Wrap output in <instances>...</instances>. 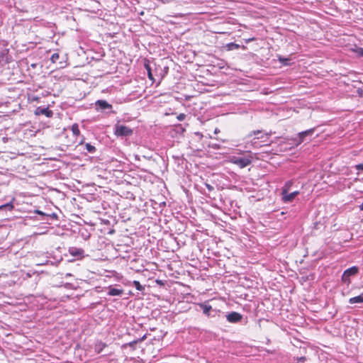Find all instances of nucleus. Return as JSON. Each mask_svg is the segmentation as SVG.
Masks as SVG:
<instances>
[{
	"instance_id": "nucleus-18",
	"label": "nucleus",
	"mask_w": 363,
	"mask_h": 363,
	"mask_svg": "<svg viewBox=\"0 0 363 363\" xmlns=\"http://www.w3.org/2000/svg\"><path fill=\"white\" fill-rule=\"evenodd\" d=\"M72 131L74 135H79L80 131H79V126L77 124L75 123L72 125Z\"/></svg>"
},
{
	"instance_id": "nucleus-29",
	"label": "nucleus",
	"mask_w": 363,
	"mask_h": 363,
	"mask_svg": "<svg viewBox=\"0 0 363 363\" xmlns=\"http://www.w3.org/2000/svg\"><path fill=\"white\" fill-rule=\"evenodd\" d=\"M36 212H37L38 214L45 216V214L44 213H43L42 211H37Z\"/></svg>"
},
{
	"instance_id": "nucleus-1",
	"label": "nucleus",
	"mask_w": 363,
	"mask_h": 363,
	"mask_svg": "<svg viewBox=\"0 0 363 363\" xmlns=\"http://www.w3.org/2000/svg\"><path fill=\"white\" fill-rule=\"evenodd\" d=\"M252 156L250 153L245 155L244 157L231 156L230 162L240 168H245L252 163Z\"/></svg>"
},
{
	"instance_id": "nucleus-22",
	"label": "nucleus",
	"mask_w": 363,
	"mask_h": 363,
	"mask_svg": "<svg viewBox=\"0 0 363 363\" xmlns=\"http://www.w3.org/2000/svg\"><path fill=\"white\" fill-rule=\"evenodd\" d=\"M356 52L359 56L363 57V48H358Z\"/></svg>"
},
{
	"instance_id": "nucleus-30",
	"label": "nucleus",
	"mask_w": 363,
	"mask_h": 363,
	"mask_svg": "<svg viewBox=\"0 0 363 363\" xmlns=\"http://www.w3.org/2000/svg\"><path fill=\"white\" fill-rule=\"evenodd\" d=\"M359 210H360V211H363V203H362V204H360V205H359Z\"/></svg>"
},
{
	"instance_id": "nucleus-14",
	"label": "nucleus",
	"mask_w": 363,
	"mask_h": 363,
	"mask_svg": "<svg viewBox=\"0 0 363 363\" xmlns=\"http://www.w3.org/2000/svg\"><path fill=\"white\" fill-rule=\"evenodd\" d=\"M144 66L145 69L147 70L148 78L151 80H154L153 75L152 73V69L149 64V62H145Z\"/></svg>"
},
{
	"instance_id": "nucleus-17",
	"label": "nucleus",
	"mask_w": 363,
	"mask_h": 363,
	"mask_svg": "<svg viewBox=\"0 0 363 363\" xmlns=\"http://www.w3.org/2000/svg\"><path fill=\"white\" fill-rule=\"evenodd\" d=\"M85 147H86V150L89 152V153H94L96 150V147L91 145L90 143H86L85 145Z\"/></svg>"
},
{
	"instance_id": "nucleus-4",
	"label": "nucleus",
	"mask_w": 363,
	"mask_h": 363,
	"mask_svg": "<svg viewBox=\"0 0 363 363\" xmlns=\"http://www.w3.org/2000/svg\"><path fill=\"white\" fill-rule=\"evenodd\" d=\"M358 272H359V268L355 266L346 269L342 275V282L349 285L351 282L350 277L356 275L358 273Z\"/></svg>"
},
{
	"instance_id": "nucleus-31",
	"label": "nucleus",
	"mask_w": 363,
	"mask_h": 363,
	"mask_svg": "<svg viewBox=\"0 0 363 363\" xmlns=\"http://www.w3.org/2000/svg\"><path fill=\"white\" fill-rule=\"evenodd\" d=\"M279 60H280V61H287V60H287V59H286V58H285V59H281V58H280Z\"/></svg>"
},
{
	"instance_id": "nucleus-7",
	"label": "nucleus",
	"mask_w": 363,
	"mask_h": 363,
	"mask_svg": "<svg viewBox=\"0 0 363 363\" xmlns=\"http://www.w3.org/2000/svg\"><path fill=\"white\" fill-rule=\"evenodd\" d=\"M97 111L111 110L113 106L105 100H97L95 103Z\"/></svg>"
},
{
	"instance_id": "nucleus-25",
	"label": "nucleus",
	"mask_w": 363,
	"mask_h": 363,
	"mask_svg": "<svg viewBox=\"0 0 363 363\" xmlns=\"http://www.w3.org/2000/svg\"><path fill=\"white\" fill-rule=\"evenodd\" d=\"M355 168L357 170H358L359 172H363V164H357L355 166Z\"/></svg>"
},
{
	"instance_id": "nucleus-16",
	"label": "nucleus",
	"mask_w": 363,
	"mask_h": 363,
	"mask_svg": "<svg viewBox=\"0 0 363 363\" xmlns=\"http://www.w3.org/2000/svg\"><path fill=\"white\" fill-rule=\"evenodd\" d=\"M240 45L236 44L235 43H229L226 45V48L228 50H238L240 48Z\"/></svg>"
},
{
	"instance_id": "nucleus-19",
	"label": "nucleus",
	"mask_w": 363,
	"mask_h": 363,
	"mask_svg": "<svg viewBox=\"0 0 363 363\" xmlns=\"http://www.w3.org/2000/svg\"><path fill=\"white\" fill-rule=\"evenodd\" d=\"M133 286L135 287V289L138 291H143L144 290V286L140 284V283L138 281H133Z\"/></svg>"
},
{
	"instance_id": "nucleus-6",
	"label": "nucleus",
	"mask_w": 363,
	"mask_h": 363,
	"mask_svg": "<svg viewBox=\"0 0 363 363\" xmlns=\"http://www.w3.org/2000/svg\"><path fill=\"white\" fill-rule=\"evenodd\" d=\"M226 319L232 323H237L242 320V315L235 311L230 312L226 315Z\"/></svg>"
},
{
	"instance_id": "nucleus-13",
	"label": "nucleus",
	"mask_w": 363,
	"mask_h": 363,
	"mask_svg": "<svg viewBox=\"0 0 363 363\" xmlns=\"http://www.w3.org/2000/svg\"><path fill=\"white\" fill-rule=\"evenodd\" d=\"M200 307L202 308L203 313L205 315H206L208 316L210 315V311L212 309L211 306L206 304V303H201V304H200Z\"/></svg>"
},
{
	"instance_id": "nucleus-2",
	"label": "nucleus",
	"mask_w": 363,
	"mask_h": 363,
	"mask_svg": "<svg viewBox=\"0 0 363 363\" xmlns=\"http://www.w3.org/2000/svg\"><path fill=\"white\" fill-rule=\"evenodd\" d=\"M114 134L117 137H130L133 134V130L128 126L116 123L114 126Z\"/></svg>"
},
{
	"instance_id": "nucleus-32",
	"label": "nucleus",
	"mask_w": 363,
	"mask_h": 363,
	"mask_svg": "<svg viewBox=\"0 0 363 363\" xmlns=\"http://www.w3.org/2000/svg\"><path fill=\"white\" fill-rule=\"evenodd\" d=\"M109 354H111V352L110 353H106L104 355H109Z\"/></svg>"
},
{
	"instance_id": "nucleus-15",
	"label": "nucleus",
	"mask_w": 363,
	"mask_h": 363,
	"mask_svg": "<svg viewBox=\"0 0 363 363\" xmlns=\"http://www.w3.org/2000/svg\"><path fill=\"white\" fill-rule=\"evenodd\" d=\"M13 208V205L11 202L3 204L0 206V211H11Z\"/></svg>"
},
{
	"instance_id": "nucleus-27",
	"label": "nucleus",
	"mask_w": 363,
	"mask_h": 363,
	"mask_svg": "<svg viewBox=\"0 0 363 363\" xmlns=\"http://www.w3.org/2000/svg\"><path fill=\"white\" fill-rule=\"evenodd\" d=\"M46 216H48V217L52 218L54 219H57V216L55 213H53L52 214H50V215H46Z\"/></svg>"
},
{
	"instance_id": "nucleus-24",
	"label": "nucleus",
	"mask_w": 363,
	"mask_h": 363,
	"mask_svg": "<svg viewBox=\"0 0 363 363\" xmlns=\"http://www.w3.org/2000/svg\"><path fill=\"white\" fill-rule=\"evenodd\" d=\"M261 132H262V131H261V130H253V131H252V132L248 135V136H249V137H251V136H252V135H258V134L261 133Z\"/></svg>"
},
{
	"instance_id": "nucleus-28",
	"label": "nucleus",
	"mask_w": 363,
	"mask_h": 363,
	"mask_svg": "<svg viewBox=\"0 0 363 363\" xmlns=\"http://www.w3.org/2000/svg\"><path fill=\"white\" fill-rule=\"evenodd\" d=\"M271 135V133H266L264 135H261L260 137H257V139H262L265 136L266 138H269V136Z\"/></svg>"
},
{
	"instance_id": "nucleus-21",
	"label": "nucleus",
	"mask_w": 363,
	"mask_h": 363,
	"mask_svg": "<svg viewBox=\"0 0 363 363\" xmlns=\"http://www.w3.org/2000/svg\"><path fill=\"white\" fill-rule=\"evenodd\" d=\"M294 359L295 360H296V362H305L306 361V357H294Z\"/></svg>"
},
{
	"instance_id": "nucleus-10",
	"label": "nucleus",
	"mask_w": 363,
	"mask_h": 363,
	"mask_svg": "<svg viewBox=\"0 0 363 363\" xmlns=\"http://www.w3.org/2000/svg\"><path fill=\"white\" fill-rule=\"evenodd\" d=\"M35 114L36 115H45L48 118H50L52 116L53 113L51 110H50L48 108H42L38 107L35 110Z\"/></svg>"
},
{
	"instance_id": "nucleus-3",
	"label": "nucleus",
	"mask_w": 363,
	"mask_h": 363,
	"mask_svg": "<svg viewBox=\"0 0 363 363\" xmlns=\"http://www.w3.org/2000/svg\"><path fill=\"white\" fill-rule=\"evenodd\" d=\"M315 128H313L305 131L298 133L297 137L293 139L294 145L296 146L299 145L306 140V137L311 136L315 132Z\"/></svg>"
},
{
	"instance_id": "nucleus-8",
	"label": "nucleus",
	"mask_w": 363,
	"mask_h": 363,
	"mask_svg": "<svg viewBox=\"0 0 363 363\" xmlns=\"http://www.w3.org/2000/svg\"><path fill=\"white\" fill-rule=\"evenodd\" d=\"M69 253L77 259L84 257V250L82 248L71 247L68 250Z\"/></svg>"
},
{
	"instance_id": "nucleus-20",
	"label": "nucleus",
	"mask_w": 363,
	"mask_h": 363,
	"mask_svg": "<svg viewBox=\"0 0 363 363\" xmlns=\"http://www.w3.org/2000/svg\"><path fill=\"white\" fill-rule=\"evenodd\" d=\"M59 57H60V55H59L58 53H54V54L52 55L50 59H51L52 62H56L57 60L59 59Z\"/></svg>"
},
{
	"instance_id": "nucleus-26",
	"label": "nucleus",
	"mask_w": 363,
	"mask_h": 363,
	"mask_svg": "<svg viewBox=\"0 0 363 363\" xmlns=\"http://www.w3.org/2000/svg\"><path fill=\"white\" fill-rule=\"evenodd\" d=\"M205 185L209 191H211L214 189L213 186L209 184H206Z\"/></svg>"
},
{
	"instance_id": "nucleus-12",
	"label": "nucleus",
	"mask_w": 363,
	"mask_h": 363,
	"mask_svg": "<svg viewBox=\"0 0 363 363\" xmlns=\"http://www.w3.org/2000/svg\"><path fill=\"white\" fill-rule=\"evenodd\" d=\"M350 304H362L363 303V292L359 296L350 298L348 301Z\"/></svg>"
},
{
	"instance_id": "nucleus-11",
	"label": "nucleus",
	"mask_w": 363,
	"mask_h": 363,
	"mask_svg": "<svg viewBox=\"0 0 363 363\" xmlns=\"http://www.w3.org/2000/svg\"><path fill=\"white\" fill-rule=\"evenodd\" d=\"M123 294V290L122 289H117V288H112V287H110L107 292V295L111 296H120Z\"/></svg>"
},
{
	"instance_id": "nucleus-9",
	"label": "nucleus",
	"mask_w": 363,
	"mask_h": 363,
	"mask_svg": "<svg viewBox=\"0 0 363 363\" xmlns=\"http://www.w3.org/2000/svg\"><path fill=\"white\" fill-rule=\"evenodd\" d=\"M107 347L106 343L101 340H96L94 345V350L96 354H101Z\"/></svg>"
},
{
	"instance_id": "nucleus-5",
	"label": "nucleus",
	"mask_w": 363,
	"mask_h": 363,
	"mask_svg": "<svg viewBox=\"0 0 363 363\" xmlns=\"http://www.w3.org/2000/svg\"><path fill=\"white\" fill-rule=\"evenodd\" d=\"M298 194L299 192L298 191L288 193V187L286 186V189L284 188L281 191L282 201L286 203H291L294 200L296 196L298 195Z\"/></svg>"
},
{
	"instance_id": "nucleus-23",
	"label": "nucleus",
	"mask_w": 363,
	"mask_h": 363,
	"mask_svg": "<svg viewBox=\"0 0 363 363\" xmlns=\"http://www.w3.org/2000/svg\"><path fill=\"white\" fill-rule=\"evenodd\" d=\"M186 118V115L184 113H180L177 116V119L179 121H182L185 119Z\"/></svg>"
}]
</instances>
